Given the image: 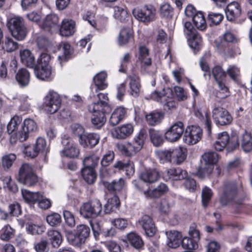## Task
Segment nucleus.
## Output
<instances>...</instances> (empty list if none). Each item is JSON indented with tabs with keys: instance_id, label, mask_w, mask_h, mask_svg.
Wrapping results in <instances>:
<instances>
[{
	"instance_id": "nucleus-64",
	"label": "nucleus",
	"mask_w": 252,
	"mask_h": 252,
	"mask_svg": "<svg viewBox=\"0 0 252 252\" xmlns=\"http://www.w3.org/2000/svg\"><path fill=\"white\" fill-rule=\"evenodd\" d=\"M47 222L52 226L57 225L61 222V217L58 213H52L46 217Z\"/></svg>"
},
{
	"instance_id": "nucleus-7",
	"label": "nucleus",
	"mask_w": 252,
	"mask_h": 252,
	"mask_svg": "<svg viewBox=\"0 0 252 252\" xmlns=\"http://www.w3.org/2000/svg\"><path fill=\"white\" fill-rule=\"evenodd\" d=\"M61 105L60 96L56 92H51L45 97L43 106L45 110L50 114L57 112Z\"/></svg>"
},
{
	"instance_id": "nucleus-9",
	"label": "nucleus",
	"mask_w": 252,
	"mask_h": 252,
	"mask_svg": "<svg viewBox=\"0 0 252 252\" xmlns=\"http://www.w3.org/2000/svg\"><path fill=\"white\" fill-rule=\"evenodd\" d=\"M237 194V186L235 182L226 183L224 187L220 201L222 205H226L233 201Z\"/></svg>"
},
{
	"instance_id": "nucleus-54",
	"label": "nucleus",
	"mask_w": 252,
	"mask_h": 252,
	"mask_svg": "<svg viewBox=\"0 0 252 252\" xmlns=\"http://www.w3.org/2000/svg\"><path fill=\"white\" fill-rule=\"evenodd\" d=\"M159 13L162 17L171 19L173 15V9L169 4L164 3L160 6Z\"/></svg>"
},
{
	"instance_id": "nucleus-39",
	"label": "nucleus",
	"mask_w": 252,
	"mask_h": 252,
	"mask_svg": "<svg viewBox=\"0 0 252 252\" xmlns=\"http://www.w3.org/2000/svg\"><path fill=\"white\" fill-rule=\"evenodd\" d=\"M149 135L152 143L156 147L160 146L162 144L164 139L162 134L154 129H149Z\"/></svg>"
},
{
	"instance_id": "nucleus-25",
	"label": "nucleus",
	"mask_w": 252,
	"mask_h": 252,
	"mask_svg": "<svg viewBox=\"0 0 252 252\" xmlns=\"http://www.w3.org/2000/svg\"><path fill=\"white\" fill-rule=\"evenodd\" d=\"M138 59L141 63V67L145 68L152 64L151 59L149 57V50L145 46H140L139 49Z\"/></svg>"
},
{
	"instance_id": "nucleus-10",
	"label": "nucleus",
	"mask_w": 252,
	"mask_h": 252,
	"mask_svg": "<svg viewBox=\"0 0 252 252\" xmlns=\"http://www.w3.org/2000/svg\"><path fill=\"white\" fill-rule=\"evenodd\" d=\"M37 128L36 123L32 119H27L24 121V126L21 129L15 133L16 136L20 141L27 139L30 132L35 131Z\"/></svg>"
},
{
	"instance_id": "nucleus-16",
	"label": "nucleus",
	"mask_w": 252,
	"mask_h": 252,
	"mask_svg": "<svg viewBox=\"0 0 252 252\" xmlns=\"http://www.w3.org/2000/svg\"><path fill=\"white\" fill-rule=\"evenodd\" d=\"M70 138H64L62 140V144L64 146V149L62 151V154L65 157L69 158L77 157L79 151L76 148L73 143H71Z\"/></svg>"
},
{
	"instance_id": "nucleus-40",
	"label": "nucleus",
	"mask_w": 252,
	"mask_h": 252,
	"mask_svg": "<svg viewBox=\"0 0 252 252\" xmlns=\"http://www.w3.org/2000/svg\"><path fill=\"white\" fill-rule=\"evenodd\" d=\"M93 116L91 119L92 124L95 128H100L105 123L106 118L105 115L103 113L99 114L93 113Z\"/></svg>"
},
{
	"instance_id": "nucleus-31",
	"label": "nucleus",
	"mask_w": 252,
	"mask_h": 252,
	"mask_svg": "<svg viewBox=\"0 0 252 252\" xmlns=\"http://www.w3.org/2000/svg\"><path fill=\"white\" fill-rule=\"evenodd\" d=\"M126 237L131 246L136 249L141 248L144 245V242L141 237L134 232L127 234Z\"/></svg>"
},
{
	"instance_id": "nucleus-28",
	"label": "nucleus",
	"mask_w": 252,
	"mask_h": 252,
	"mask_svg": "<svg viewBox=\"0 0 252 252\" xmlns=\"http://www.w3.org/2000/svg\"><path fill=\"white\" fill-rule=\"evenodd\" d=\"M21 192L24 199L28 203L34 204L42 197V194L39 192H33L27 189H22Z\"/></svg>"
},
{
	"instance_id": "nucleus-22",
	"label": "nucleus",
	"mask_w": 252,
	"mask_h": 252,
	"mask_svg": "<svg viewBox=\"0 0 252 252\" xmlns=\"http://www.w3.org/2000/svg\"><path fill=\"white\" fill-rule=\"evenodd\" d=\"M241 12L239 4L237 2H232L227 6L225 11L226 18L230 21H233L240 15Z\"/></svg>"
},
{
	"instance_id": "nucleus-12",
	"label": "nucleus",
	"mask_w": 252,
	"mask_h": 252,
	"mask_svg": "<svg viewBox=\"0 0 252 252\" xmlns=\"http://www.w3.org/2000/svg\"><path fill=\"white\" fill-rule=\"evenodd\" d=\"M213 117L217 124L225 126L230 124L232 118L229 112L220 107H215L213 110Z\"/></svg>"
},
{
	"instance_id": "nucleus-51",
	"label": "nucleus",
	"mask_w": 252,
	"mask_h": 252,
	"mask_svg": "<svg viewBox=\"0 0 252 252\" xmlns=\"http://www.w3.org/2000/svg\"><path fill=\"white\" fill-rule=\"evenodd\" d=\"M213 194V193L212 190L207 187H205L203 189L201 197L202 205L204 208L207 207L208 203L211 200Z\"/></svg>"
},
{
	"instance_id": "nucleus-63",
	"label": "nucleus",
	"mask_w": 252,
	"mask_h": 252,
	"mask_svg": "<svg viewBox=\"0 0 252 252\" xmlns=\"http://www.w3.org/2000/svg\"><path fill=\"white\" fill-rule=\"evenodd\" d=\"M115 154L113 151H108L103 156L101 160L102 166L106 167L109 165L113 161Z\"/></svg>"
},
{
	"instance_id": "nucleus-46",
	"label": "nucleus",
	"mask_w": 252,
	"mask_h": 252,
	"mask_svg": "<svg viewBox=\"0 0 252 252\" xmlns=\"http://www.w3.org/2000/svg\"><path fill=\"white\" fill-rule=\"evenodd\" d=\"M129 85L130 94L134 96H137L139 95L141 87L139 78L137 76L131 77Z\"/></svg>"
},
{
	"instance_id": "nucleus-4",
	"label": "nucleus",
	"mask_w": 252,
	"mask_h": 252,
	"mask_svg": "<svg viewBox=\"0 0 252 252\" xmlns=\"http://www.w3.org/2000/svg\"><path fill=\"white\" fill-rule=\"evenodd\" d=\"M132 14L137 20L147 24L156 20V10L151 5H145L134 8Z\"/></svg>"
},
{
	"instance_id": "nucleus-18",
	"label": "nucleus",
	"mask_w": 252,
	"mask_h": 252,
	"mask_svg": "<svg viewBox=\"0 0 252 252\" xmlns=\"http://www.w3.org/2000/svg\"><path fill=\"white\" fill-rule=\"evenodd\" d=\"M238 145L241 144L242 149L246 152L252 150V137L251 134L246 131H243L237 137Z\"/></svg>"
},
{
	"instance_id": "nucleus-26",
	"label": "nucleus",
	"mask_w": 252,
	"mask_h": 252,
	"mask_svg": "<svg viewBox=\"0 0 252 252\" xmlns=\"http://www.w3.org/2000/svg\"><path fill=\"white\" fill-rule=\"evenodd\" d=\"M20 56L22 63L28 67L35 66V58L31 52L28 49L20 50Z\"/></svg>"
},
{
	"instance_id": "nucleus-59",
	"label": "nucleus",
	"mask_w": 252,
	"mask_h": 252,
	"mask_svg": "<svg viewBox=\"0 0 252 252\" xmlns=\"http://www.w3.org/2000/svg\"><path fill=\"white\" fill-rule=\"evenodd\" d=\"M182 246L185 249L189 250H195L198 244L193 239L187 237H184L182 241Z\"/></svg>"
},
{
	"instance_id": "nucleus-60",
	"label": "nucleus",
	"mask_w": 252,
	"mask_h": 252,
	"mask_svg": "<svg viewBox=\"0 0 252 252\" xmlns=\"http://www.w3.org/2000/svg\"><path fill=\"white\" fill-rule=\"evenodd\" d=\"M72 133L80 139L85 133V128L79 124H73L70 126Z\"/></svg>"
},
{
	"instance_id": "nucleus-58",
	"label": "nucleus",
	"mask_w": 252,
	"mask_h": 252,
	"mask_svg": "<svg viewBox=\"0 0 252 252\" xmlns=\"http://www.w3.org/2000/svg\"><path fill=\"white\" fill-rule=\"evenodd\" d=\"M36 149V151L40 153H47L48 151V148L47 146L46 142L44 138L39 137L37 139L35 144L33 145Z\"/></svg>"
},
{
	"instance_id": "nucleus-37",
	"label": "nucleus",
	"mask_w": 252,
	"mask_h": 252,
	"mask_svg": "<svg viewBox=\"0 0 252 252\" xmlns=\"http://www.w3.org/2000/svg\"><path fill=\"white\" fill-rule=\"evenodd\" d=\"M132 32L129 29H123L119 33L118 42L120 45L127 44L132 39Z\"/></svg>"
},
{
	"instance_id": "nucleus-20",
	"label": "nucleus",
	"mask_w": 252,
	"mask_h": 252,
	"mask_svg": "<svg viewBox=\"0 0 252 252\" xmlns=\"http://www.w3.org/2000/svg\"><path fill=\"white\" fill-rule=\"evenodd\" d=\"M88 110L92 113L100 114L103 113L105 115L111 111V108L107 102H94L88 106Z\"/></svg>"
},
{
	"instance_id": "nucleus-50",
	"label": "nucleus",
	"mask_w": 252,
	"mask_h": 252,
	"mask_svg": "<svg viewBox=\"0 0 252 252\" xmlns=\"http://www.w3.org/2000/svg\"><path fill=\"white\" fill-rule=\"evenodd\" d=\"M21 117L15 116L10 120L7 125V129L9 134H12L17 129L18 126L21 123Z\"/></svg>"
},
{
	"instance_id": "nucleus-8",
	"label": "nucleus",
	"mask_w": 252,
	"mask_h": 252,
	"mask_svg": "<svg viewBox=\"0 0 252 252\" xmlns=\"http://www.w3.org/2000/svg\"><path fill=\"white\" fill-rule=\"evenodd\" d=\"M202 135V131L200 127L195 126H189L185 132L183 140L188 145H193L200 140Z\"/></svg>"
},
{
	"instance_id": "nucleus-5",
	"label": "nucleus",
	"mask_w": 252,
	"mask_h": 252,
	"mask_svg": "<svg viewBox=\"0 0 252 252\" xmlns=\"http://www.w3.org/2000/svg\"><path fill=\"white\" fill-rule=\"evenodd\" d=\"M102 204L98 199H94L83 203L80 207L82 216L87 218H94L100 215Z\"/></svg>"
},
{
	"instance_id": "nucleus-45",
	"label": "nucleus",
	"mask_w": 252,
	"mask_h": 252,
	"mask_svg": "<svg viewBox=\"0 0 252 252\" xmlns=\"http://www.w3.org/2000/svg\"><path fill=\"white\" fill-rule=\"evenodd\" d=\"M192 20L195 26L199 30L202 31L206 27V23L203 14L200 12L196 13L193 16Z\"/></svg>"
},
{
	"instance_id": "nucleus-27",
	"label": "nucleus",
	"mask_w": 252,
	"mask_h": 252,
	"mask_svg": "<svg viewBox=\"0 0 252 252\" xmlns=\"http://www.w3.org/2000/svg\"><path fill=\"white\" fill-rule=\"evenodd\" d=\"M126 110L123 107L116 108L111 114L109 123L112 126L119 124L124 118L126 115Z\"/></svg>"
},
{
	"instance_id": "nucleus-44",
	"label": "nucleus",
	"mask_w": 252,
	"mask_h": 252,
	"mask_svg": "<svg viewBox=\"0 0 252 252\" xmlns=\"http://www.w3.org/2000/svg\"><path fill=\"white\" fill-rule=\"evenodd\" d=\"M214 168V165L212 164L204 162L203 161L201 160V165L197 171V175L203 178L206 175L210 174Z\"/></svg>"
},
{
	"instance_id": "nucleus-32",
	"label": "nucleus",
	"mask_w": 252,
	"mask_h": 252,
	"mask_svg": "<svg viewBox=\"0 0 252 252\" xmlns=\"http://www.w3.org/2000/svg\"><path fill=\"white\" fill-rule=\"evenodd\" d=\"M104 186L110 191H120L125 186V181L123 179L120 178L111 182H104Z\"/></svg>"
},
{
	"instance_id": "nucleus-11",
	"label": "nucleus",
	"mask_w": 252,
	"mask_h": 252,
	"mask_svg": "<svg viewBox=\"0 0 252 252\" xmlns=\"http://www.w3.org/2000/svg\"><path fill=\"white\" fill-rule=\"evenodd\" d=\"M184 131V125L183 122L179 121L170 127L165 133V137L170 142H176L181 138Z\"/></svg>"
},
{
	"instance_id": "nucleus-29",
	"label": "nucleus",
	"mask_w": 252,
	"mask_h": 252,
	"mask_svg": "<svg viewBox=\"0 0 252 252\" xmlns=\"http://www.w3.org/2000/svg\"><path fill=\"white\" fill-rule=\"evenodd\" d=\"M107 74L104 71H101L97 74L94 77V81L96 87V92L97 90H103L107 87V83L106 82Z\"/></svg>"
},
{
	"instance_id": "nucleus-2",
	"label": "nucleus",
	"mask_w": 252,
	"mask_h": 252,
	"mask_svg": "<svg viewBox=\"0 0 252 252\" xmlns=\"http://www.w3.org/2000/svg\"><path fill=\"white\" fill-rule=\"evenodd\" d=\"M90 228L85 224L77 225L75 233L68 231L66 234L67 239L69 243L76 246H80L84 243L86 239L90 234Z\"/></svg>"
},
{
	"instance_id": "nucleus-17",
	"label": "nucleus",
	"mask_w": 252,
	"mask_h": 252,
	"mask_svg": "<svg viewBox=\"0 0 252 252\" xmlns=\"http://www.w3.org/2000/svg\"><path fill=\"white\" fill-rule=\"evenodd\" d=\"M167 237L166 245L171 248H177L180 244L182 237L181 233L176 230H169L166 232Z\"/></svg>"
},
{
	"instance_id": "nucleus-34",
	"label": "nucleus",
	"mask_w": 252,
	"mask_h": 252,
	"mask_svg": "<svg viewBox=\"0 0 252 252\" xmlns=\"http://www.w3.org/2000/svg\"><path fill=\"white\" fill-rule=\"evenodd\" d=\"M16 79L21 86L27 85L30 81V73L25 68L20 69L16 75Z\"/></svg>"
},
{
	"instance_id": "nucleus-43",
	"label": "nucleus",
	"mask_w": 252,
	"mask_h": 252,
	"mask_svg": "<svg viewBox=\"0 0 252 252\" xmlns=\"http://www.w3.org/2000/svg\"><path fill=\"white\" fill-rule=\"evenodd\" d=\"M48 236L50 238L52 246L55 248H58L62 242L61 234L56 230H50L48 232Z\"/></svg>"
},
{
	"instance_id": "nucleus-42",
	"label": "nucleus",
	"mask_w": 252,
	"mask_h": 252,
	"mask_svg": "<svg viewBox=\"0 0 252 252\" xmlns=\"http://www.w3.org/2000/svg\"><path fill=\"white\" fill-rule=\"evenodd\" d=\"M16 159V156L14 154L4 155L1 158V165L4 170H8L12 167Z\"/></svg>"
},
{
	"instance_id": "nucleus-36",
	"label": "nucleus",
	"mask_w": 252,
	"mask_h": 252,
	"mask_svg": "<svg viewBox=\"0 0 252 252\" xmlns=\"http://www.w3.org/2000/svg\"><path fill=\"white\" fill-rule=\"evenodd\" d=\"M34 174L35 173L33 171L32 166L30 164L24 163L22 165L19 169L17 180L18 181L24 180V179L25 180L27 176Z\"/></svg>"
},
{
	"instance_id": "nucleus-21",
	"label": "nucleus",
	"mask_w": 252,
	"mask_h": 252,
	"mask_svg": "<svg viewBox=\"0 0 252 252\" xmlns=\"http://www.w3.org/2000/svg\"><path fill=\"white\" fill-rule=\"evenodd\" d=\"M75 32V23L72 20L65 19L63 21L60 29L62 36H69L73 35Z\"/></svg>"
},
{
	"instance_id": "nucleus-62",
	"label": "nucleus",
	"mask_w": 252,
	"mask_h": 252,
	"mask_svg": "<svg viewBox=\"0 0 252 252\" xmlns=\"http://www.w3.org/2000/svg\"><path fill=\"white\" fill-rule=\"evenodd\" d=\"M212 74L216 82L224 80L226 76L225 72L220 66H216L213 68Z\"/></svg>"
},
{
	"instance_id": "nucleus-6",
	"label": "nucleus",
	"mask_w": 252,
	"mask_h": 252,
	"mask_svg": "<svg viewBox=\"0 0 252 252\" xmlns=\"http://www.w3.org/2000/svg\"><path fill=\"white\" fill-rule=\"evenodd\" d=\"M136 188L143 192L146 197L158 198L164 194L168 190V187L163 183L160 184L156 188L150 191L147 185L142 182L135 185Z\"/></svg>"
},
{
	"instance_id": "nucleus-47",
	"label": "nucleus",
	"mask_w": 252,
	"mask_h": 252,
	"mask_svg": "<svg viewBox=\"0 0 252 252\" xmlns=\"http://www.w3.org/2000/svg\"><path fill=\"white\" fill-rule=\"evenodd\" d=\"M82 174L84 179L89 184H93L96 179V174L93 168H83Z\"/></svg>"
},
{
	"instance_id": "nucleus-55",
	"label": "nucleus",
	"mask_w": 252,
	"mask_h": 252,
	"mask_svg": "<svg viewBox=\"0 0 252 252\" xmlns=\"http://www.w3.org/2000/svg\"><path fill=\"white\" fill-rule=\"evenodd\" d=\"M174 149L161 151L158 152V156L160 159L174 163L175 156H173Z\"/></svg>"
},
{
	"instance_id": "nucleus-19",
	"label": "nucleus",
	"mask_w": 252,
	"mask_h": 252,
	"mask_svg": "<svg viewBox=\"0 0 252 252\" xmlns=\"http://www.w3.org/2000/svg\"><path fill=\"white\" fill-rule=\"evenodd\" d=\"M160 178L159 172L156 169H149L142 172L140 175V178L145 183H154Z\"/></svg>"
},
{
	"instance_id": "nucleus-61",
	"label": "nucleus",
	"mask_w": 252,
	"mask_h": 252,
	"mask_svg": "<svg viewBox=\"0 0 252 252\" xmlns=\"http://www.w3.org/2000/svg\"><path fill=\"white\" fill-rule=\"evenodd\" d=\"M223 18V16L220 13H210L208 16V20L211 25H217L219 24Z\"/></svg>"
},
{
	"instance_id": "nucleus-30",
	"label": "nucleus",
	"mask_w": 252,
	"mask_h": 252,
	"mask_svg": "<svg viewBox=\"0 0 252 252\" xmlns=\"http://www.w3.org/2000/svg\"><path fill=\"white\" fill-rule=\"evenodd\" d=\"M117 147L119 151L123 154L128 157H131L135 155V153L139 152L136 149V148L131 144V143L118 144L117 145Z\"/></svg>"
},
{
	"instance_id": "nucleus-24",
	"label": "nucleus",
	"mask_w": 252,
	"mask_h": 252,
	"mask_svg": "<svg viewBox=\"0 0 252 252\" xmlns=\"http://www.w3.org/2000/svg\"><path fill=\"white\" fill-rule=\"evenodd\" d=\"M59 18L56 15H48L44 21L43 28L46 31L52 32L59 28Z\"/></svg>"
},
{
	"instance_id": "nucleus-33",
	"label": "nucleus",
	"mask_w": 252,
	"mask_h": 252,
	"mask_svg": "<svg viewBox=\"0 0 252 252\" xmlns=\"http://www.w3.org/2000/svg\"><path fill=\"white\" fill-rule=\"evenodd\" d=\"M34 71L37 78L43 80L49 78L51 75L50 66H35Z\"/></svg>"
},
{
	"instance_id": "nucleus-23",
	"label": "nucleus",
	"mask_w": 252,
	"mask_h": 252,
	"mask_svg": "<svg viewBox=\"0 0 252 252\" xmlns=\"http://www.w3.org/2000/svg\"><path fill=\"white\" fill-rule=\"evenodd\" d=\"M133 131V126L126 124L116 128L112 134L117 139H125L130 135Z\"/></svg>"
},
{
	"instance_id": "nucleus-53",
	"label": "nucleus",
	"mask_w": 252,
	"mask_h": 252,
	"mask_svg": "<svg viewBox=\"0 0 252 252\" xmlns=\"http://www.w3.org/2000/svg\"><path fill=\"white\" fill-rule=\"evenodd\" d=\"M162 118L161 113L153 112L146 116V119L148 124L151 126L156 125L160 123Z\"/></svg>"
},
{
	"instance_id": "nucleus-41",
	"label": "nucleus",
	"mask_w": 252,
	"mask_h": 252,
	"mask_svg": "<svg viewBox=\"0 0 252 252\" xmlns=\"http://www.w3.org/2000/svg\"><path fill=\"white\" fill-rule=\"evenodd\" d=\"M114 9V17L115 19L122 22H125L127 20L128 15L127 11L123 7L115 6Z\"/></svg>"
},
{
	"instance_id": "nucleus-14",
	"label": "nucleus",
	"mask_w": 252,
	"mask_h": 252,
	"mask_svg": "<svg viewBox=\"0 0 252 252\" xmlns=\"http://www.w3.org/2000/svg\"><path fill=\"white\" fill-rule=\"evenodd\" d=\"M138 223L145 231L146 235L152 237L155 234L157 228L153 219L150 216L146 215L143 216L138 220Z\"/></svg>"
},
{
	"instance_id": "nucleus-38",
	"label": "nucleus",
	"mask_w": 252,
	"mask_h": 252,
	"mask_svg": "<svg viewBox=\"0 0 252 252\" xmlns=\"http://www.w3.org/2000/svg\"><path fill=\"white\" fill-rule=\"evenodd\" d=\"M167 174L174 180H182L187 176V172L180 168L169 169L167 171Z\"/></svg>"
},
{
	"instance_id": "nucleus-3",
	"label": "nucleus",
	"mask_w": 252,
	"mask_h": 252,
	"mask_svg": "<svg viewBox=\"0 0 252 252\" xmlns=\"http://www.w3.org/2000/svg\"><path fill=\"white\" fill-rule=\"evenodd\" d=\"M238 146L237 136L233 135L231 138L227 132H223L218 135V140L214 144L215 149L219 151L226 148L230 152Z\"/></svg>"
},
{
	"instance_id": "nucleus-15",
	"label": "nucleus",
	"mask_w": 252,
	"mask_h": 252,
	"mask_svg": "<svg viewBox=\"0 0 252 252\" xmlns=\"http://www.w3.org/2000/svg\"><path fill=\"white\" fill-rule=\"evenodd\" d=\"M99 139V135L96 133L85 132L78 141L79 144L84 148L89 146L93 147L98 143Z\"/></svg>"
},
{
	"instance_id": "nucleus-13",
	"label": "nucleus",
	"mask_w": 252,
	"mask_h": 252,
	"mask_svg": "<svg viewBox=\"0 0 252 252\" xmlns=\"http://www.w3.org/2000/svg\"><path fill=\"white\" fill-rule=\"evenodd\" d=\"M172 95V91L170 88L164 89L161 92L155 91L151 94V98L155 100L165 103L169 109L175 107L176 103L174 101H168V98Z\"/></svg>"
},
{
	"instance_id": "nucleus-48",
	"label": "nucleus",
	"mask_w": 252,
	"mask_h": 252,
	"mask_svg": "<svg viewBox=\"0 0 252 252\" xmlns=\"http://www.w3.org/2000/svg\"><path fill=\"white\" fill-rule=\"evenodd\" d=\"M15 230L9 225H5L1 229L0 238L3 241H9L14 236Z\"/></svg>"
},
{
	"instance_id": "nucleus-49",
	"label": "nucleus",
	"mask_w": 252,
	"mask_h": 252,
	"mask_svg": "<svg viewBox=\"0 0 252 252\" xmlns=\"http://www.w3.org/2000/svg\"><path fill=\"white\" fill-rule=\"evenodd\" d=\"M99 158L94 155L86 157L83 160L84 168H93L94 169L98 164Z\"/></svg>"
},
{
	"instance_id": "nucleus-1",
	"label": "nucleus",
	"mask_w": 252,
	"mask_h": 252,
	"mask_svg": "<svg viewBox=\"0 0 252 252\" xmlns=\"http://www.w3.org/2000/svg\"><path fill=\"white\" fill-rule=\"evenodd\" d=\"M7 26L12 36L17 40H23L27 36L28 30L25 26L24 20L21 17L10 18Z\"/></svg>"
},
{
	"instance_id": "nucleus-52",
	"label": "nucleus",
	"mask_w": 252,
	"mask_h": 252,
	"mask_svg": "<svg viewBox=\"0 0 252 252\" xmlns=\"http://www.w3.org/2000/svg\"><path fill=\"white\" fill-rule=\"evenodd\" d=\"M204 162L212 164L213 165L218 162V155L217 153L213 152H208L205 153L202 156V160Z\"/></svg>"
},
{
	"instance_id": "nucleus-56",
	"label": "nucleus",
	"mask_w": 252,
	"mask_h": 252,
	"mask_svg": "<svg viewBox=\"0 0 252 252\" xmlns=\"http://www.w3.org/2000/svg\"><path fill=\"white\" fill-rule=\"evenodd\" d=\"M173 156H175L174 163L179 164L183 162L186 158V150L181 148H176L174 149Z\"/></svg>"
},
{
	"instance_id": "nucleus-57",
	"label": "nucleus",
	"mask_w": 252,
	"mask_h": 252,
	"mask_svg": "<svg viewBox=\"0 0 252 252\" xmlns=\"http://www.w3.org/2000/svg\"><path fill=\"white\" fill-rule=\"evenodd\" d=\"M189 40L190 47L196 50H199L202 43L201 37L196 33L187 38Z\"/></svg>"
},
{
	"instance_id": "nucleus-35",
	"label": "nucleus",
	"mask_w": 252,
	"mask_h": 252,
	"mask_svg": "<svg viewBox=\"0 0 252 252\" xmlns=\"http://www.w3.org/2000/svg\"><path fill=\"white\" fill-rule=\"evenodd\" d=\"M147 134L145 130L141 129L138 134L134 137L131 144L138 151L142 148L144 142L146 139Z\"/></svg>"
}]
</instances>
